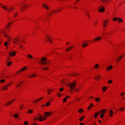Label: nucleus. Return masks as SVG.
I'll return each mask as SVG.
<instances>
[{"label": "nucleus", "mask_w": 125, "mask_h": 125, "mask_svg": "<svg viewBox=\"0 0 125 125\" xmlns=\"http://www.w3.org/2000/svg\"><path fill=\"white\" fill-rule=\"evenodd\" d=\"M17 52L15 51H13L10 52L9 53V55L13 57L16 54Z\"/></svg>", "instance_id": "obj_8"}, {"label": "nucleus", "mask_w": 125, "mask_h": 125, "mask_svg": "<svg viewBox=\"0 0 125 125\" xmlns=\"http://www.w3.org/2000/svg\"><path fill=\"white\" fill-rule=\"evenodd\" d=\"M75 81L71 83L69 85V86L70 87V88L71 89L73 88V87L75 86L76 83L75 82Z\"/></svg>", "instance_id": "obj_15"}, {"label": "nucleus", "mask_w": 125, "mask_h": 125, "mask_svg": "<svg viewBox=\"0 0 125 125\" xmlns=\"http://www.w3.org/2000/svg\"><path fill=\"white\" fill-rule=\"evenodd\" d=\"M125 55L124 56H119L118 57L116 60V62H118L120 61L121 59L125 56Z\"/></svg>", "instance_id": "obj_16"}, {"label": "nucleus", "mask_w": 125, "mask_h": 125, "mask_svg": "<svg viewBox=\"0 0 125 125\" xmlns=\"http://www.w3.org/2000/svg\"><path fill=\"white\" fill-rule=\"evenodd\" d=\"M12 64V62H8L7 63V66H9L10 65H11Z\"/></svg>", "instance_id": "obj_43"}, {"label": "nucleus", "mask_w": 125, "mask_h": 125, "mask_svg": "<svg viewBox=\"0 0 125 125\" xmlns=\"http://www.w3.org/2000/svg\"><path fill=\"white\" fill-rule=\"evenodd\" d=\"M102 89L103 92H104L106 91L107 89V88L105 86H104L102 87Z\"/></svg>", "instance_id": "obj_36"}, {"label": "nucleus", "mask_w": 125, "mask_h": 125, "mask_svg": "<svg viewBox=\"0 0 125 125\" xmlns=\"http://www.w3.org/2000/svg\"><path fill=\"white\" fill-rule=\"evenodd\" d=\"M8 44V42H4V45L5 46H7V45Z\"/></svg>", "instance_id": "obj_62"}, {"label": "nucleus", "mask_w": 125, "mask_h": 125, "mask_svg": "<svg viewBox=\"0 0 125 125\" xmlns=\"http://www.w3.org/2000/svg\"><path fill=\"white\" fill-rule=\"evenodd\" d=\"M42 69L43 70H47L49 69V68L48 67H42Z\"/></svg>", "instance_id": "obj_47"}, {"label": "nucleus", "mask_w": 125, "mask_h": 125, "mask_svg": "<svg viewBox=\"0 0 125 125\" xmlns=\"http://www.w3.org/2000/svg\"><path fill=\"white\" fill-rule=\"evenodd\" d=\"M52 91V89H49L47 91V93L48 95H49L51 94V93Z\"/></svg>", "instance_id": "obj_32"}, {"label": "nucleus", "mask_w": 125, "mask_h": 125, "mask_svg": "<svg viewBox=\"0 0 125 125\" xmlns=\"http://www.w3.org/2000/svg\"><path fill=\"white\" fill-rule=\"evenodd\" d=\"M118 22L119 23L121 22H123V21L122 19L121 18H118Z\"/></svg>", "instance_id": "obj_37"}, {"label": "nucleus", "mask_w": 125, "mask_h": 125, "mask_svg": "<svg viewBox=\"0 0 125 125\" xmlns=\"http://www.w3.org/2000/svg\"><path fill=\"white\" fill-rule=\"evenodd\" d=\"M27 8H29V6L28 5L25 4L23 5L21 7V11L22 12L25 9Z\"/></svg>", "instance_id": "obj_9"}, {"label": "nucleus", "mask_w": 125, "mask_h": 125, "mask_svg": "<svg viewBox=\"0 0 125 125\" xmlns=\"http://www.w3.org/2000/svg\"><path fill=\"white\" fill-rule=\"evenodd\" d=\"M33 112V111L31 109H29L27 112V113L29 114H32Z\"/></svg>", "instance_id": "obj_33"}, {"label": "nucleus", "mask_w": 125, "mask_h": 125, "mask_svg": "<svg viewBox=\"0 0 125 125\" xmlns=\"http://www.w3.org/2000/svg\"><path fill=\"white\" fill-rule=\"evenodd\" d=\"M88 44L87 43H84L82 45V47H85L87 46Z\"/></svg>", "instance_id": "obj_44"}, {"label": "nucleus", "mask_w": 125, "mask_h": 125, "mask_svg": "<svg viewBox=\"0 0 125 125\" xmlns=\"http://www.w3.org/2000/svg\"><path fill=\"white\" fill-rule=\"evenodd\" d=\"M109 1V0H102V1L103 3H106Z\"/></svg>", "instance_id": "obj_56"}, {"label": "nucleus", "mask_w": 125, "mask_h": 125, "mask_svg": "<svg viewBox=\"0 0 125 125\" xmlns=\"http://www.w3.org/2000/svg\"><path fill=\"white\" fill-rule=\"evenodd\" d=\"M42 7L43 9H46L47 10H48L50 9L49 6L45 3H43L42 4Z\"/></svg>", "instance_id": "obj_7"}, {"label": "nucleus", "mask_w": 125, "mask_h": 125, "mask_svg": "<svg viewBox=\"0 0 125 125\" xmlns=\"http://www.w3.org/2000/svg\"><path fill=\"white\" fill-rule=\"evenodd\" d=\"M104 114H102L100 116V118H102L104 116Z\"/></svg>", "instance_id": "obj_63"}, {"label": "nucleus", "mask_w": 125, "mask_h": 125, "mask_svg": "<svg viewBox=\"0 0 125 125\" xmlns=\"http://www.w3.org/2000/svg\"><path fill=\"white\" fill-rule=\"evenodd\" d=\"M18 13L17 12H16L14 13L13 15V18H15L17 17L18 15Z\"/></svg>", "instance_id": "obj_22"}, {"label": "nucleus", "mask_w": 125, "mask_h": 125, "mask_svg": "<svg viewBox=\"0 0 125 125\" xmlns=\"http://www.w3.org/2000/svg\"><path fill=\"white\" fill-rule=\"evenodd\" d=\"M109 20L108 19L103 21V26L104 28H105L107 26L109 22Z\"/></svg>", "instance_id": "obj_4"}, {"label": "nucleus", "mask_w": 125, "mask_h": 125, "mask_svg": "<svg viewBox=\"0 0 125 125\" xmlns=\"http://www.w3.org/2000/svg\"><path fill=\"white\" fill-rule=\"evenodd\" d=\"M67 101V98L65 97L63 98V103H65Z\"/></svg>", "instance_id": "obj_61"}, {"label": "nucleus", "mask_w": 125, "mask_h": 125, "mask_svg": "<svg viewBox=\"0 0 125 125\" xmlns=\"http://www.w3.org/2000/svg\"><path fill=\"white\" fill-rule=\"evenodd\" d=\"M99 112H96L94 114V118H96L97 117V116L98 115L100 114L99 113Z\"/></svg>", "instance_id": "obj_34"}, {"label": "nucleus", "mask_w": 125, "mask_h": 125, "mask_svg": "<svg viewBox=\"0 0 125 125\" xmlns=\"http://www.w3.org/2000/svg\"><path fill=\"white\" fill-rule=\"evenodd\" d=\"M4 36L6 38H8V39L10 40L11 39V38L9 36L7 35L6 32H4V34H3Z\"/></svg>", "instance_id": "obj_19"}, {"label": "nucleus", "mask_w": 125, "mask_h": 125, "mask_svg": "<svg viewBox=\"0 0 125 125\" xmlns=\"http://www.w3.org/2000/svg\"><path fill=\"white\" fill-rule=\"evenodd\" d=\"M74 47V45H71L66 48L65 50L66 52H68L73 49Z\"/></svg>", "instance_id": "obj_12"}, {"label": "nucleus", "mask_w": 125, "mask_h": 125, "mask_svg": "<svg viewBox=\"0 0 125 125\" xmlns=\"http://www.w3.org/2000/svg\"><path fill=\"white\" fill-rule=\"evenodd\" d=\"M85 117V115H83L81 117H80L79 118V121L80 122H81L83 121L84 118Z\"/></svg>", "instance_id": "obj_35"}, {"label": "nucleus", "mask_w": 125, "mask_h": 125, "mask_svg": "<svg viewBox=\"0 0 125 125\" xmlns=\"http://www.w3.org/2000/svg\"><path fill=\"white\" fill-rule=\"evenodd\" d=\"M106 112V110L105 109H103L101 110L99 112V113L100 114H101V113H105Z\"/></svg>", "instance_id": "obj_17"}, {"label": "nucleus", "mask_w": 125, "mask_h": 125, "mask_svg": "<svg viewBox=\"0 0 125 125\" xmlns=\"http://www.w3.org/2000/svg\"><path fill=\"white\" fill-rule=\"evenodd\" d=\"M36 76V75L35 74H33L31 75H29L28 77L30 78H32L35 77Z\"/></svg>", "instance_id": "obj_23"}, {"label": "nucleus", "mask_w": 125, "mask_h": 125, "mask_svg": "<svg viewBox=\"0 0 125 125\" xmlns=\"http://www.w3.org/2000/svg\"><path fill=\"white\" fill-rule=\"evenodd\" d=\"M50 104V103L49 102H47L45 104V105L46 106H49Z\"/></svg>", "instance_id": "obj_46"}, {"label": "nucleus", "mask_w": 125, "mask_h": 125, "mask_svg": "<svg viewBox=\"0 0 125 125\" xmlns=\"http://www.w3.org/2000/svg\"><path fill=\"white\" fill-rule=\"evenodd\" d=\"M15 100V99H13L10 101L7 102L4 105L8 106L11 104Z\"/></svg>", "instance_id": "obj_11"}, {"label": "nucleus", "mask_w": 125, "mask_h": 125, "mask_svg": "<svg viewBox=\"0 0 125 125\" xmlns=\"http://www.w3.org/2000/svg\"><path fill=\"white\" fill-rule=\"evenodd\" d=\"M94 106V105L92 103H91L90 104L89 106L87 108V109L88 110H89L91 108Z\"/></svg>", "instance_id": "obj_20"}, {"label": "nucleus", "mask_w": 125, "mask_h": 125, "mask_svg": "<svg viewBox=\"0 0 125 125\" xmlns=\"http://www.w3.org/2000/svg\"><path fill=\"white\" fill-rule=\"evenodd\" d=\"M13 42L15 44L19 43V39L18 38H15L13 41Z\"/></svg>", "instance_id": "obj_13"}, {"label": "nucleus", "mask_w": 125, "mask_h": 125, "mask_svg": "<svg viewBox=\"0 0 125 125\" xmlns=\"http://www.w3.org/2000/svg\"><path fill=\"white\" fill-rule=\"evenodd\" d=\"M101 39V38L100 37H98L95 38L94 40H92L91 41L93 43H94L95 42V41L97 42L100 41Z\"/></svg>", "instance_id": "obj_10"}, {"label": "nucleus", "mask_w": 125, "mask_h": 125, "mask_svg": "<svg viewBox=\"0 0 125 125\" xmlns=\"http://www.w3.org/2000/svg\"><path fill=\"white\" fill-rule=\"evenodd\" d=\"M46 36L47 37V39L46 40V41H49L50 44H51L53 43V41L51 37L48 35H46Z\"/></svg>", "instance_id": "obj_6"}, {"label": "nucleus", "mask_w": 125, "mask_h": 125, "mask_svg": "<svg viewBox=\"0 0 125 125\" xmlns=\"http://www.w3.org/2000/svg\"><path fill=\"white\" fill-rule=\"evenodd\" d=\"M125 108V107H122V108H121L119 109V110H120L121 111H124V109Z\"/></svg>", "instance_id": "obj_57"}, {"label": "nucleus", "mask_w": 125, "mask_h": 125, "mask_svg": "<svg viewBox=\"0 0 125 125\" xmlns=\"http://www.w3.org/2000/svg\"><path fill=\"white\" fill-rule=\"evenodd\" d=\"M101 78V76L99 75H98L95 76L94 79L97 81H98L100 80Z\"/></svg>", "instance_id": "obj_14"}, {"label": "nucleus", "mask_w": 125, "mask_h": 125, "mask_svg": "<svg viewBox=\"0 0 125 125\" xmlns=\"http://www.w3.org/2000/svg\"><path fill=\"white\" fill-rule=\"evenodd\" d=\"M43 98L44 97H41L39 98H37V99H38V101L39 102L42 100V99H43Z\"/></svg>", "instance_id": "obj_49"}, {"label": "nucleus", "mask_w": 125, "mask_h": 125, "mask_svg": "<svg viewBox=\"0 0 125 125\" xmlns=\"http://www.w3.org/2000/svg\"><path fill=\"white\" fill-rule=\"evenodd\" d=\"M5 5L0 3V7L3 9H6V7L4 6Z\"/></svg>", "instance_id": "obj_24"}, {"label": "nucleus", "mask_w": 125, "mask_h": 125, "mask_svg": "<svg viewBox=\"0 0 125 125\" xmlns=\"http://www.w3.org/2000/svg\"><path fill=\"white\" fill-rule=\"evenodd\" d=\"M29 123L27 121H25L24 122V125H28Z\"/></svg>", "instance_id": "obj_53"}, {"label": "nucleus", "mask_w": 125, "mask_h": 125, "mask_svg": "<svg viewBox=\"0 0 125 125\" xmlns=\"http://www.w3.org/2000/svg\"><path fill=\"white\" fill-rule=\"evenodd\" d=\"M18 115L17 114H15L13 115V117L15 118H17L18 117Z\"/></svg>", "instance_id": "obj_52"}, {"label": "nucleus", "mask_w": 125, "mask_h": 125, "mask_svg": "<svg viewBox=\"0 0 125 125\" xmlns=\"http://www.w3.org/2000/svg\"><path fill=\"white\" fill-rule=\"evenodd\" d=\"M108 35V33H106L104 32H103V33L102 35V36H104V35L107 36Z\"/></svg>", "instance_id": "obj_59"}, {"label": "nucleus", "mask_w": 125, "mask_h": 125, "mask_svg": "<svg viewBox=\"0 0 125 125\" xmlns=\"http://www.w3.org/2000/svg\"><path fill=\"white\" fill-rule=\"evenodd\" d=\"M23 83V81H22L21 82H20L19 83H17V84L16 85V87H20L21 85V84Z\"/></svg>", "instance_id": "obj_29"}, {"label": "nucleus", "mask_w": 125, "mask_h": 125, "mask_svg": "<svg viewBox=\"0 0 125 125\" xmlns=\"http://www.w3.org/2000/svg\"><path fill=\"white\" fill-rule=\"evenodd\" d=\"M105 10V8L104 7L101 8L99 10V12H104Z\"/></svg>", "instance_id": "obj_27"}, {"label": "nucleus", "mask_w": 125, "mask_h": 125, "mask_svg": "<svg viewBox=\"0 0 125 125\" xmlns=\"http://www.w3.org/2000/svg\"><path fill=\"white\" fill-rule=\"evenodd\" d=\"M21 71H20V70L18 71H17L16 72V73H15V74H17L19 73H21Z\"/></svg>", "instance_id": "obj_58"}, {"label": "nucleus", "mask_w": 125, "mask_h": 125, "mask_svg": "<svg viewBox=\"0 0 125 125\" xmlns=\"http://www.w3.org/2000/svg\"><path fill=\"white\" fill-rule=\"evenodd\" d=\"M80 1L79 0H77L74 3H73L72 5H76V3Z\"/></svg>", "instance_id": "obj_64"}, {"label": "nucleus", "mask_w": 125, "mask_h": 125, "mask_svg": "<svg viewBox=\"0 0 125 125\" xmlns=\"http://www.w3.org/2000/svg\"><path fill=\"white\" fill-rule=\"evenodd\" d=\"M113 66L112 65H110L108 66L106 68V71H108L111 70L113 68Z\"/></svg>", "instance_id": "obj_18"}, {"label": "nucleus", "mask_w": 125, "mask_h": 125, "mask_svg": "<svg viewBox=\"0 0 125 125\" xmlns=\"http://www.w3.org/2000/svg\"><path fill=\"white\" fill-rule=\"evenodd\" d=\"M57 95L58 97H60L62 95V94L59 92H57Z\"/></svg>", "instance_id": "obj_45"}, {"label": "nucleus", "mask_w": 125, "mask_h": 125, "mask_svg": "<svg viewBox=\"0 0 125 125\" xmlns=\"http://www.w3.org/2000/svg\"><path fill=\"white\" fill-rule=\"evenodd\" d=\"M100 100V99L99 97L95 98V101L97 102H99Z\"/></svg>", "instance_id": "obj_40"}, {"label": "nucleus", "mask_w": 125, "mask_h": 125, "mask_svg": "<svg viewBox=\"0 0 125 125\" xmlns=\"http://www.w3.org/2000/svg\"><path fill=\"white\" fill-rule=\"evenodd\" d=\"M99 67V65L98 64H96L94 65V68L95 69H97Z\"/></svg>", "instance_id": "obj_41"}, {"label": "nucleus", "mask_w": 125, "mask_h": 125, "mask_svg": "<svg viewBox=\"0 0 125 125\" xmlns=\"http://www.w3.org/2000/svg\"><path fill=\"white\" fill-rule=\"evenodd\" d=\"M79 73H74L71 74L70 76H76L78 75Z\"/></svg>", "instance_id": "obj_39"}, {"label": "nucleus", "mask_w": 125, "mask_h": 125, "mask_svg": "<svg viewBox=\"0 0 125 125\" xmlns=\"http://www.w3.org/2000/svg\"><path fill=\"white\" fill-rule=\"evenodd\" d=\"M5 79H2L0 80V83H3L5 82Z\"/></svg>", "instance_id": "obj_60"}, {"label": "nucleus", "mask_w": 125, "mask_h": 125, "mask_svg": "<svg viewBox=\"0 0 125 125\" xmlns=\"http://www.w3.org/2000/svg\"><path fill=\"white\" fill-rule=\"evenodd\" d=\"M27 56L30 59H35L37 58L36 57H33L30 54H28L27 55Z\"/></svg>", "instance_id": "obj_25"}, {"label": "nucleus", "mask_w": 125, "mask_h": 125, "mask_svg": "<svg viewBox=\"0 0 125 125\" xmlns=\"http://www.w3.org/2000/svg\"><path fill=\"white\" fill-rule=\"evenodd\" d=\"M11 83H9L6 85L2 86L1 88V90L7 91L8 89V87L11 85Z\"/></svg>", "instance_id": "obj_3"}, {"label": "nucleus", "mask_w": 125, "mask_h": 125, "mask_svg": "<svg viewBox=\"0 0 125 125\" xmlns=\"http://www.w3.org/2000/svg\"><path fill=\"white\" fill-rule=\"evenodd\" d=\"M38 101L37 99H35L33 102L32 103L35 104L38 102Z\"/></svg>", "instance_id": "obj_50"}, {"label": "nucleus", "mask_w": 125, "mask_h": 125, "mask_svg": "<svg viewBox=\"0 0 125 125\" xmlns=\"http://www.w3.org/2000/svg\"><path fill=\"white\" fill-rule=\"evenodd\" d=\"M69 82V80L68 78H64L62 79L61 81V83H63V84H68Z\"/></svg>", "instance_id": "obj_5"}, {"label": "nucleus", "mask_w": 125, "mask_h": 125, "mask_svg": "<svg viewBox=\"0 0 125 125\" xmlns=\"http://www.w3.org/2000/svg\"><path fill=\"white\" fill-rule=\"evenodd\" d=\"M80 88L79 87L77 88L75 90V92L76 93H78L79 91H80Z\"/></svg>", "instance_id": "obj_42"}, {"label": "nucleus", "mask_w": 125, "mask_h": 125, "mask_svg": "<svg viewBox=\"0 0 125 125\" xmlns=\"http://www.w3.org/2000/svg\"><path fill=\"white\" fill-rule=\"evenodd\" d=\"M47 59V58L46 57H43L41 60L40 61V62H43V61H46Z\"/></svg>", "instance_id": "obj_38"}, {"label": "nucleus", "mask_w": 125, "mask_h": 125, "mask_svg": "<svg viewBox=\"0 0 125 125\" xmlns=\"http://www.w3.org/2000/svg\"><path fill=\"white\" fill-rule=\"evenodd\" d=\"M4 6L6 7V9L4 10L8 11L9 13H10L15 10V7L12 6H10L9 8H8V6L7 5H5Z\"/></svg>", "instance_id": "obj_2"}, {"label": "nucleus", "mask_w": 125, "mask_h": 125, "mask_svg": "<svg viewBox=\"0 0 125 125\" xmlns=\"http://www.w3.org/2000/svg\"><path fill=\"white\" fill-rule=\"evenodd\" d=\"M64 90V88L62 87L60 88L59 89V91L61 92H62Z\"/></svg>", "instance_id": "obj_54"}, {"label": "nucleus", "mask_w": 125, "mask_h": 125, "mask_svg": "<svg viewBox=\"0 0 125 125\" xmlns=\"http://www.w3.org/2000/svg\"><path fill=\"white\" fill-rule=\"evenodd\" d=\"M97 23H98L97 21L96 20H95L94 21V23H93L94 26H96L97 25Z\"/></svg>", "instance_id": "obj_48"}, {"label": "nucleus", "mask_w": 125, "mask_h": 125, "mask_svg": "<svg viewBox=\"0 0 125 125\" xmlns=\"http://www.w3.org/2000/svg\"><path fill=\"white\" fill-rule=\"evenodd\" d=\"M83 112L84 111L83 109L82 108H80L78 110V112L80 114L82 113H83Z\"/></svg>", "instance_id": "obj_30"}, {"label": "nucleus", "mask_w": 125, "mask_h": 125, "mask_svg": "<svg viewBox=\"0 0 125 125\" xmlns=\"http://www.w3.org/2000/svg\"><path fill=\"white\" fill-rule=\"evenodd\" d=\"M112 82V81L110 79H109L107 83L108 84H110Z\"/></svg>", "instance_id": "obj_55"}, {"label": "nucleus", "mask_w": 125, "mask_h": 125, "mask_svg": "<svg viewBox=\"0 0 125 125\" xmlns=\"http://www.w3.org/2000/svg\"><path fill=\"white\" fill-rule=\"evenodd\" d=\"M46 118L43 115L40 113H37L34 117L33 119L34 121H42L45 120Z\"/></svg>", "instance_id": "obj_1"}, {"label": "nucleus", "mask_w": 125, "mask_h": 125, "mask_svg": "<svg viewBox=\"0 0 125 125\" xmlns=\"http://www.w3.org/2000/svg\"><path fill=\"white\" fill-rule=\"evenodd\" d=\"M44 115H45V117L46 118L47 116L50 115L49 112H46L44 113Z\"/></svg>", "instance_id": "obj_28"}, {"label": "nucleus", "mask_w": 125, "mask_h": 125, "mask_svg": "<svg viewBox=\"0 0 125 125\" xmlns=\"http://www.w3.org/2000/svg\"><path fill=\"white\" fill-rule=\"evenodd\" d=\"M55 12V11L53 10L52 11L50 12L48 15V17H50L52 15L54 14V12Z\"/></svg>", "instance_id": "obj_26"}, {"label": "nucleus", "mask_w": 125, "mask_h": 125, "mask_svg": "<svg viewBox=\"0 0 125 125\" xmlns=\"http://www.w3.org/2000/svg\"><path fill=\"white\" fill-rule=\"evenodd\" d=\"M27 68V67L26 66H24L20 69V71L21 72L23 71L26 70Z\"/></svg>", "instance_id": "obj_31"}, {"label": "nucleus", "mask_w": 125, "mask_h": 125, "mask_svg": "<svg viewBox=\"0 0 125 125\" xmlns=\"http://www.w3.org/2000/svg\"><path fill=\"white\" fill-rule=\"evenodd\" d=\"M113 112L112 110H110L109 111L110 116L112 117L113 116Z\"/></svg>", "instance_id": "obj_21"}, {"label": "nucleus", "mask_w": 125, "mask_h": 125, "mask_svg": "<svg viewBox=\"0 0 125 125\" xmlns=\"http://www.w3.org/2000/svg\"><path fill=\"white\" fill-rule=\"evenodd\" d=\"M11 25V23H10V22L9 23H8L7 24V26L6 27V28L7 29V28H9L10 27V26Z\"/></svg>", "instance_id": "obj_51"}]
</instances>
